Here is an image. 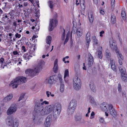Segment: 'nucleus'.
<instances>
[{
	"label": "nucleus",
	"instance_id": "1",
	"mask_svg": "<svg viewBox=\"0 0 127 127\" xmlns=\"http://www.w3.org/2000/svg\"><path fill=\"white\" fill-rule=\"evenodd\" d=\"M35 104L34 110L36 113H39L41 116H45L50 113L51 110V106H47L44 108L43 106L39 102H36Z\"/></svg>",
	"mask_w": 127,
	"mask_h": 127
},
{
	"label": "nucleus",
	"instance_id": "2",
	"mask_svg": "<svg viewBox=\"0 0 127 127\" xmlns=\"http://www.w3.org/2000/svg\"><path fill=\"white\" fill-rule=\"evenodd\" d=\"M27 78L25 77H17L11 82L10 86H12L13 89L16 88L18 85L25 83L27 81Z\"/></svg>",
	"mask_w": 127,
	"mask_h": 127
},
{
	"label": "nucleus",
	"instance_id": "3",
	"mask_svg": "<svg viewBox=\"0 0 127 127\" xmlns=\"http://www.w3.org/2000/svg\"><path fill=\"white\" fill-rule=\"evenodd\" d=\"M49 106H51V109L50 112L52 110H53V117L55 119H56L59 117L61 112V106L60 104L59 103H57L55 104L54 105H52Z\"/></svg>",
	"mask_w": 127,
	"mask_h": 127
},
{
	"label": "nucleus",
	"instance_id": "4",
	"mask_svg": "<svg viewBox=\"0 0 127 127\" xmlns=\"http://www.w3.org/2000/svg\"><path fill=\"white\" fill-rule=\"evenodd\" d=\"M6 123L7 126L11 127H18L19 123L15 118L11 117H8L6 120Z\"/></svg>",
	"mask_w": 127,
	"mask_h": 127
},
{
	"label": "nucleus",
	"instance_id": "5",
	"mask_svg": "<svg viewBox=\"0 0 127 127\" xmlns=\"http://www.w3.org/2000/svg\"><path fill=\"white\" fill-rule=\"evenodd\" d=\"M76 105V102L75 99H72L70 101L67 111L69 114H72L75 110Z\"/></svg>",
	"mask_w": 127,
	"mask_h": 127
},
{
	"label": "nucleus",
	"instance_id": "6",
	"mask_svg": "<svg viewBox=\"0 0 127 127\" xmlns=\"http://www.w3.org/2000/svg\"><path fill=\"white\" fill-rule=\"evenodd\" d=\"M58 24V21L57 19H50L49 26V31H52L54 29V27L56 26Z\"/></svg>",
	"mask_w": 127,
	"mask_h": 127
},
{
	"label": "nucleus",
	"instance_id": "7",
	"mask_svg": "<svg viewBox=\"0 0 127 127\" xmlns=\"http://www.w3.org/2000/svg\"><path fill=\"white\" fill-rule=\"evenodd\" d=\"M17 110V106L16 104H13L8 109L7 113L8 115H10L15 113Z\"/></svg>",
	"mask_w": 127,
	"mask_h": 127
},
{
	"label": "nucleus",
	"instance_id": "8",
	"mask_svg": "<svg viewBox=\"0 0 127 127\" xmlns=\"http://www.w3.org/2000/svg\"><path fill=\"white\" fill-rule=\"evenodd\" d=\"M37 68H35L34 70L31 69H27L25 71V73L26 74H28L29 76L33 77L34 76L35 74L39 72H36Z\"/></svg>",
	"mask_w": 127,
	"mask_h": 127
},
{
	"label": "nucleus",
	"instance_id": "9",
	"mask_svg": "<svg viewBox=\"0 0 127 127\" xmlns=\"http://www.w3.org/2000/svg\"><path fill=\"white\" fill-rule=\"evenodd\" d=\"M109 43L110 47L112 50L115 52L118 50L115 41L112 38L110 40Z\"/></svg>",
	"mask_w": 127,
	"mask_h": 127
},
{
	"label": "nucleus",
	"instance_id": "10",
	"mask_svg": "<svg viewBox=\"0 0 127 127\" xmlns=\"http://www.w3.org/2000/svg\"><path fill=\"white\" fill-rule=\"evenodd\" d=\"M52 116L51 115H48L46 118L45 121V127H49L51 122Z\"/></svg>",
	"mask_w": 127,
	"mask_h": 127
},
{
	"label": "nucleus",
	"instance_id": "11",
	"mask_svg": "<svg viewBox=\"0 0 127 127\" xmlns=\"http://www.w3.org/2000/svg\"><path fill=\"white\" fill-rule=\"evenodd\" d=\"M57 76L56 75H53L47 79L46 81L50 84H53L56 82L57 80Z\"/></svg>",
	"mask_w": 127,
	"mask_h": 127
},
{
	"label": "nucleus",
	"instance_id": "12",
	"mask_svg": "<svg viewBox=\"0 0 127 127\" xmlns=\"http://www.w3.org/2000/svg\"><path fill=\"white\" fill-rule=\"evenodd\" d=\"M44 62L43 60L39 61L37 65L35 68H37L36 72H39L40 69L42 68L43 66L44 65Z\"/></svg>",
	"mask_w": 127,
	"mask_h": 127
},
{
	"label": "nucleus",
	"instance_id": "13",
	"mask_svg": "<svg viewBox=\"0 0 127 127\" xmlns=\"http://www.w3.org/2000/svg\"><path fill=\"white\" fill-rule=\"evenodd\" d=\"M109 109L110 114L114 117H116V112L114 109L113 108V106L111 104H109Z\"/></svg>",
	"mask_w": 127,
	"mask_h": 127
},
{
	"label": "nucleus",
	"instance_id": "14",
	"mask_svg": "<svg viewBox=\"0 0 127 127\" xmlns=\"http://www.w3.org/2000/svg\"><path fill=\"white\" fill-rule=\"evenodd\" d=\"M94 59L93 56L90 53L88 54V65L89 67L91 66L93 64Z\"/></svg>",
	"mask_w": 127,
	"mask_h": 127
},
{
	"label": "nucleus",
	"instance_id": "15",
	"mask_svg": "<svg viewBox=\"0 0 127 127\" xmlns=\"http://www.w3.org/2000/svg\"><path fill=\"white\" fill-rule=\"evenodd\" d=\"M109 107V104L105 102L102 103L100 107L102 110L104 111H107L108 108L107 109V107Z\"/></svg>",
	"mask_w": 127,
	"mask_h": 127
},
{
	"label": "nucleus",
	"instance_id": "16",
	"mask_svg": "<svg viewBox=\"0 0 127 127\" xmlns=\"http://www.w3.org/2000/svg\"><path fill=\"white\" fill-rule=\"evenodd\" d=\"M74 118L76 121L80 122L82 119V115L81 114H77L75 116Z\"/></svg>",
	"mask_w": 127,
	"mask_h": 127
},
{
	"label": "nucleus",
	"instance_id": "17",
	"mask_svg": "<svg viewBox=\"0 0 127 127\" xmlns=\"http://www.w3.org/2000/svg\"><path fill=\"white\" fill-rule=\"evenodd\" d=\"M13 96L12 94H9L4 98L3 100V102H6L9 101L12 99Z\"/></svg>",
	"mask_w": 127,
	"mask_h": 127
},
{
	"label": "nucleus",
	"instance_id": "18",
	"mask_svg": "<svg viewBox=\"0 0 127 127\" xmlns=\"http://www.w3.org/2000/svg\"><path fill=\"white\" fill-rule=\"evenodd\" d=\"M58 62V59H56L54 61V66L53 68L54 72L55 73L57 72L58 69V64H57Z\"/></svg>",
	"mask_w": 127,
	"mask_h": 127
},
{
	"label": "nucleus",
	"instance_id": "19",
	"mask_svg": "<svg viewBox=\"0 0 127 127\" xmlns=\"http://www.w3.org/2000/svg\"><path fill=\"white\" fill-rule=\"evenodd\" d=\"M76 33L78 37H80L83 34L81 29L80 28H78L77 30Z\"/></svg>",
	"mask_w": 127,
	"mask_h": 127
},
{
	"label": "nucleus",
	"instance_id": "20",
	"mask_svg": "<svg viewBox=\"0 0 127 127\" xmlns=\"http://www.w3.org/2000/svg\"><path fill=\"white\" fill-rule=\"evenodd\" d=\"M115 52L116 53V54L117 55L118 59H121L122 60H123V56L121 53L119 52V50L116 51H115Z\"/></svg>",
	"mask_w": 127,
	"mask_h": 127
},
{
	"label": "nucleus",
	"instance_id": "21",
	"mask_svg": "<svg viewBox=\"0 0 127 127\" xmlns=\"http://www.w3.org/2000/svg\"><path fill=\"white\" fill-rule=\"evenodd\" d=\"M73 88L75 90L78 91L80 89L81 84L73 83Z\"/></svg>",
	"mask_w": 127,
	"mask_h": 127
},
{
	"label": "nucleus",
	"instance_id": "22",
	"mask_svg": "<svg viewBox=\"0 0 127 127\" xmlns=\"http://www.w3.org/2000/svg\"><path fill=\"white\" fill-rule=\"evenodd\" d=\"M73 83L81 84V82L80 79L77 76H76L73 78Z\"/></svg>",
	"mask_w": 127,
	"mask_h": 127
},
{
	"label": "nucleus",
	"instance_id": "23",
	"mask_svg": "<svg viewBox=\"0 0 127 127\" xmlns=\"http://www.w3.org/2000/svg\"><path fill=\"white\" fill-rule=\"evenodd\" d=\"M121 78L122 80L124 82L127 81V75L126 73H122L121 75Z\"/></svg>",
	"mask_w": 127,
	"mask_h": 127
},
{
	"label": "nucleus",
	"instance_id": "24",
	"mask_svg": "<svg viewBox=\"0 0 127 127\" xmlns=\"http://www.w3.org/2000/svg\"><path fill=\"white\" fill-rule=\"evenodd\" d=\"M52 40V38L51 36H48L47 37L46 40V43L50 45L51 43Z\"/></svg>",
	"mask_w": 127,
	"mask_h": 127
},
{
	"label": "nucleus",
	"instance_id": "25",
	"mask_svg": "<svg viewBox=\"0 0 127 127\" xmlns=\"http://www.w3.org/2000/svg\"><path fill=\"white\" fill-rule=\"evenodd\" d=\"M90 33L88 32L86 35V39L88 45L89 44V43L90 42L91 40L90 39Z\"/></svg>",
	"mask_w": 127,
	"mask_h": 127
},
{
	"label": "nucleus",
	"instance_id": "26",
	"mask_svg": "<svg viewBox=\"0 0 127 127\" xmlns=\"http://www.w3.org/2000/svg\"><path fill=\"white\" fill-rule=\"evenodd\" d=\"M116 22V17L113 14H112L111 16V22L113 24L115 23Z\"/></svg>",
	"mask_w": 127,
	"mask_h": 127
},
{
	"label": "nucleus",
	"instance_id": "27",
	"mask_svg": "<svg viewBox=\"0 0 127 127\" xmlns=\"http://www.w3.org/2000/svg\"><path fill=\"white\" fill-rule=\"evenodd\" d=\"M4 61V60L3 58H1L0 59V63H1V67H2V68L3 69L4 68V66H6L5 64H3Z\"/></svg>",
	"mask_w": 127,
	"mask_h": 127
},
{
	"label": "nucleus",
	"instance_id": "28",
	"mask_svg": "<svg viewBox=\"0 0 127 127\" xmlns=\"http://www.w3.org/2000/svg\"><path fill=\"white\" fill-rule=\"evenodd\" d=\"M70 32H68L67 33L66 37V39L64 41V44L65 45V44L68 41L69 38L70 36Z\"/></svg>",
	"mask_w": 127,
	"mask_h": 127
},
{
	"label": "nucleus",
	"instance_id": "29",
	"mask_svg": "<svg viewBox=\"0 0 127 127\" xmlns=\"http://www.w3.org/2000/svg\"><path fill=\"white\" fill-rule=\"evenodd\" d=\"M106 56L107 58H109L110 57V51L108 49L106 51Z\"/></svg>",
	"mask_w": 127,
	"mask_h": 127
},
{
	"label": "nucleus",
	"instance_id": "30",
	"mask_svg": "<svg viewBox=\"0 0 127 127\" xmlns=\"http://www.w3.org/2000/svg\"><path fill=\"white\" fill-rule=\"evenodd\" d=\"M60 84V91L61 92H64V82H62Z\"/></svg>",
	"mask_w": 127,
	"mask_h": 127
},
{
	"label": "nucleus",
	"instance_id": "31",
	"mask_svg": "<svg viewBox=\"0 0 127 127\" xmlns=\"http://www.w3.org/2000/svg\"><path fill=\"white\" fill-rule=\"evenodd\" d=\"M48 3L51 9L53 8L54 5L53 1H49Z\"/></svg>",
	"mask_w": 127,
	"mask_h": 127
},
{
	"label": "nucleus",
	"instance_id": "32",
	"mask_svg": "<svg viewBox=\"0 0 127 127\" xmlns=\"http://www.w3.org/2000/svg\"><path fill=\"white\" fill-rule=\"evenodd\" d=\"M80 3L81 5V8L82 10H84L85 8V2H82L81 3Z\"/></svg>",
	"mask_w": 127,
	"mask_h": 127
},
{
	"label": "nucleus",
	"instance_id": "33",
	"mask_svg": "<svg viewBox=\"0 0 127 127\" xmlns=\"http://www.w3.org/2000/svg\"><path fill=\"white\" fill-rule=\"evenodd\" d=\"M121 14L122 17L123 19H125L126 14L125 11H121Z\"/></svg>",
	"mask_w": 127,
	"mask_h": 127
},
{
	"label": "nucleus",
	"instance_id": "34",
	"mask_svg": "<svg viewBox=\"0 0 127 127\" xmlns=\"http://www.w3.org/2000/svg\"><path fill=\"white\" fill-rule=\"evenodd\" d=\"M92 39L94 41V44L95 45H96L98 44L97 40L96 39L95 36H93L92 37Z\"/></svg>",
	"mask_w": 127,
	"mask_h": 127
},
{
	"label": "nucleus",
	"instance_id": "35",
	"mask_svg": "<svg viewBox=\"0 0 127 127\" xmlns=\"http://www.w3.org/2000/svg\"><path fill=\"white\" fill-rule=\"evenodd\" d=\"M69 76V72L68 70L67 69H66L65 71L64 75V78L65 79V77H68Z\"/></svg>",
	"mask_w": 127,
	"mask_h": 127
},
{
	"label": "nucleus",
	"instance_id": "36",
	"mask_svg": "<svg viewBox=\"0 0 127 127\" xmlns=\"http://www.w3.org/2000/svg\"><path fill=\"white\" fill-rule=\"evenodd\" d=\"M89 18L90 22L91 23L93 21V17L92 14L90 15H89Z\"/></svg>",
	"mask_w": 127,
	"mask_h": 127
},
{
	"label": "nucleus",
	"instance_id": "37",
	"mask_svg": "<svg viewBox=\"0 0 127 127\" xmlns=\"http://www.w3.org/2000/svg\"><path fill=\"white\" fill-rule=\"evenodd\" d=\"M98 57L99 58L101 59L102 58V52L100 50H99L98 51Z\"/></svg>",
	"mask_w": 127,
	"mask_h": 127
},
{
	"label": "nucleus",
	"instance_id": "38",
	"mask_svg": "<svg viewBox=\"0 0 127 127\" xmlns=\"http://www.w3.org/2000/svg\"><path fill=\"white\" fill-rule=\"evenodd\" d=\"M119 71L121 72V75L122 74V73H126V71L125 68H122L121 67H119Z\"/></svg>",
	"mask_w": 127,
	"mask_h": 127
},
{
	"label": "nucleus",
	"instance_id": "39",
	"mask_svg": "<svg viewBox=\"0 0 127 127\" xmlns=\"http://www.w3.org/2000/svg\"><path fill=\"white\" fill-rule=\"evenodd\" d=\"M32 57V56H31L30 55H28L27 53V54L24 55L23 56V57L24 58V59L26 60H29L30 59V57Z\"/></svg>",
	"mask_w": 127,
	"mask_h": 127
},
{
	"label": "nucleus",
	"instance_id": "40",
	"mask_svg": "<svg viewBox=\"0 0 127 127\" xmlns=\"http://www.w3.org/2000/svg\"><path fill=\"white\" fill-rule=\"evenodd\" d=\"M77 29L75 27V28L73 27L72 28V31L71 32V36H72V33L73 34H75L76 32V31Z\"/></svg>",
	"mask_w": 127,
	"mask_h": 127
},
{
	"label": "nucleus",
	"instance_id": "41",
	"mask_svg": "<svg viewBox=\"0 0 127 127\" xmlns=\"http://www.w3.org/2000/svg\"><path fill=\"white\" fill-rule=\"evenodd\" d=\"M43 121V119L42 118H40L37 122V124L38 125L41 124L42 123Z\"/></svg>",
	"mask_w": 127,
	"mask_h": 127
},
{
	"label": "nucleus",
	"instance_id": "42",
	"mask_svg": "<svg viewBox=\"0 0 127 127\" xmlns=\"http://www.w3.org/2000/svg\"><path fill=\"white\" fill-rule=\"evenodd\" d=\"M63 29L64 31L62 36V40H64L65 38V31L64 29Z\"/></svg>",
	"mask_w": 127,
	"mask_h": 127
},
{
	"label": "nucleus",
	"instance_id": "43",
	"mask_svg": "<svg viewBox=\"0 0 127 127\" xmlns=\"http://www.w3.org/2000/svg\"><path fill=\"white\" fill-rule=\"evenodd\" d=\"M90 87L91 89L93 92H95L96 91L94 85H92L91 86L90 85Z\"/></svg>",
	"mask_w": 127,
	"mask_h": 127
},
{
	"label": "nucleus",
	"instance_id": "44",
	"mask_svg": "<svg viewBox=\"0 0 127 127\" xmlns=\"http://www.w3.org/2000/svg\"><path fill=\"white\" fill-rule=\"evenodd\" d=\"M25 95V94H21L20 96V97L19 98L18 101H20L23 98Z\"/></svg>",
	"mask_w": 127,
	"mask_h": 127
},
{
	"label": "nucleus",
	"instance_id": "45",
	"mask_svg": "<svg viewBox=\"0 0 127 127\" xmlns=\"http://www.w3.org/2000/svg\"><path fill=\"white\" fill-rule=\"evenodd\" d=\"M115 4V0H111V5L112 7H114Z\"/></svg>",
	"mask_w": 127,
	"mask_h": 127
},
{
	"label": "nucleus",
	"instance_id": "46",
	"mask_svg": "<svg viewBox=\"0 0 127 127\" xmlns=\"http://www.w3.org/2000/svg\"><path fill=\"white\" fill-rule=\"evenodd\" d=\"M9 18H8V16L7 15H6L3 17L2 18V20L4 21H5L7 20H8Z\"/></svg>",
	"mask_w": 127,
	"mask_h": 127
},
{
	"label": "nucleus",
	"instance_id": "47",
	"mask_svg": "<svg viewBox=\"0 0 127 127\" xmlns=\"http://www.w3.org/2000/svg\"><path fill=\"white\" fill-rule=\"evenodd\" d=\"M118 91L119 92H121L122 90V88L121 85L120 83L118 84Z\"/></svg>",
	"mask_w": 127,
	"mask_h": 127
},
{
	"label": "nucleus",
	"instance_id": "48",
	"mask_svg": "<svg viewBox=\"0 0 127 127\" xmlns=\"http://www.w3.org/2000/svg\"><path fill=\"white\" fill-rule=\"evenodd\" d=\"M111 68L114 71H116V67L115 65L111 66Z\"/></svg>",
	"mask_w": 127,
	"mask_h": 127
},
{
	"label": "nucleus",
	"instance_id": "49",
	"mask_svg": "<svg viewBox=\"0 0 127 127\" xmlns=\"http://www.w3.org/2000/svg\"><path fill=\"white\" fill-rule=\"evenodd\" d=\"M36 45L34 44V48H33V50L32 51V55L33 56H34L35 55V52H34V51L35 50V49H36V47H35Z\"/></svg>",
	"mask_w": 127,
	"mask_h": 127
},
{
	"label": "nucleus",
	"instance_id": "50",
	"mask_svg": "<svg viewBox=\"0 0 127 127\" xmlns=\"http://www.w3.org/2000/svg\"><path fill=\"white\" fill-rule=\"evenodd\" d=\"M99 122L102 123H104V119L100 117L99 120Z\"/></svg>",
	"mask_w": 127,
	"mask_h": 127
},
{
	"label": "nucleus",
	"instance_id": "51",
	"mask_svg": "<svg viewBox=\"0 0 127 127\" xmlns=\"http://www.w3.org/2000/svg\"><path fill=\"white\" fill-rule=\"evenodd\" d=\"M49 102L48 101H44L43 102H42V103H40V104H42V106H43V105L44 104V103L46 104H49Z\"/></svg>",
	"mask_w": 127,
	"mask_h": 127
},
{
	"label": "nucleus",
	"instance_id": "52",
	"mask_svg": "<svg viewBox=\"0 0 127 127\" xmlns=\"http://www.w3.org/2000/svg\"><path fill=\"white\" fill-rule=\"evenodd\" d=\"M16 38H20L21 36V35L19 34L18 33H16L15 35Z\"/></svg>",
	"mask_w": 127,
	"mask_h": 127
},
{
	"label": "nucleus",
	"instance_id": "53",
	"mask_svg": "<svg viewBox=\"0 0 127 127\" xmlns=\"http://www.w3.org/2000/svg\"><path fill=\"white\" fill-rule=\"evenodd\" d=\"M46 94L48 97H49L50 96V95L51 94V93L48 91H47L46 92Z\"/></svg>",
	"mask_w": 127,
	"mask_h": 127
},
{
	"label": "nucleus",
	"instance_id": "54",
	"mask_svg": "<svg viewBox=\"0 0 127 127\" xmlns=\"http://www.w3.org/2000/svg\"><path fill=\"white\" fill-rule=\"evenodd\" d=\"M57 17L58 15L56 13H55L54 14L53 18V19H57L56 18H57Z\"/></svg>",
	"mask_w": 127,
	"mask_h": 127
},
{
	"label": "nucleus",
	"instance_id": "55",
	"mask_svg": "<svg viewBox=\"0 0 127 127\" xmlns=\"http://www.w3.org/2000/svg\"><path fill=\"white\" fill-rule=\"evenodd\" d=\"M122 60L121 59H118V63L120 65H122V64L123 63L122 62V60Z\"/></svg>",
	"mask_w": 127,
	"mask_h": 127
},
{
	"label": "nucleus",
	"instance_id": "56",
	"mask_svg": "<svg viewBox=\"0 0 127 127\" xmlns=\"http://www.w3.org/2000/svg\"><path fill=\"white\" fill-rule=\"evenodd\" d=\"M95 113L94 112H92L91 113V119L93 118H94V117L93 116H94L95 115Z\"/></svg>",
	"mask_w": 127,
	"mask_h": 127
},
{
	"label": "nucleus",
	"instance_id": "57",
	"mask_svg": "<svg viewBox=\"0 0 127 127\" xmlns=\"http://www.w3.org/2000/svg\"><path fill=\"white\" fill-rule=\"evenodd\" d=\"M104 31H102L101 32H100V36L101 37H102L103 35H102V34H103L104 33Z\"/></svg>",
	"mask_w": 127,
	"mask_h": 127
},
{
	"label": "nucleus",
	"instance_id": "58",
	"mask_svg": "<svg viewBox=\"0 0 127 127\" xmlns=\"http://www.w3.org/2000/svg\"><path fill=\"white\" fill-rule=\"evenodd\" d=\"M59 80L60 82V84H61L62 82H64L62 81V78L61 77H59Z\"/></svg>",
	"mask_w": 127,
	"mask_h": 127
},
{
	"label": "nucleus",
	"instance_id": "59",
	"mask_svg": "<svg viewBox=\"0 0 127 127\" xmlns=\"http://www.w3.org/2000/svg\"><path fill=\"white\" fill-rule=\"evenodd\" d=\"M110 62L111 66L115 65L114 62L113 60H110Z\"/></svg>",
	"mask_w": 127,
	"mask_h": 127
},
{
	"label": "nucleus",
	"instance_id": "60",
	"mask_svg": "<svg viewBox=\"0 0 127 127\" xmlns=\"http://www.w3.org/2000/svg\"><path fill=\"white\" fill-rule=\"evenodd\" d=\"M13 53L14 55H16L18 54V52L17 51H14L13 52Z\"/></svg>",
	"mask_w": 127,
	"mask_h": 127
},
{
	"label": "nucleus",
	"instance_id": "61",
	"mask_svg": "<svg viewBox=\"0 0 127 127\" xmlns=\"http://www.w3.org/2000/svg\"><path fill=\"white\" fill-rule=\"evenodd\" d=\"M22 50H23L25 52L26 51V49L25 47L24 46H23L22 47Z\"/></svg>",
	"mask_w": 127,
	"mask_h": 127
},
{
	"label": "nucleus",
	"instance_id": "62",
	"mask_svg": "<svg viewBox=\"0 0 127 127\" xmlns=\"http://www.w3.org/2000/svg\"><path fill=\"white\" fill-rule=\"evenodd\" d=\"M23 5L24 6H26L28 5V3L27 2H24Z\"/></svg>",
	"mask_w": 127,
	"mask_h": 127
},
{
	"label": "nucleus",
	"instance_id": "63",
	"mask_svg": "<svg viewBox=\"0 0 127 127\" xmlns=\"http://www.w3.org/2000/svg\"><path fill=\"white\" fill-rule=\"evenodd\" d=\"M18 7L20 8H21L23 7V6L22 4H19Z\"/></svg>",
	"mask_w": 127,
	"mask_h": 127
},
{
	"label": "nucleus",
	"instance_id": "64",
	"mask_svg": "<svg viewBox=\"0 0 127 127\" xmlns=\"http://www.w3.org/2000/svg\"><path fill=\"white\" fill-rule=\"evenodd\" d=\"M13 25L16 27L17 26L16 21L14 22L13 24Z\"/></svg>",
	"mask_w": 127,
	"mask_h": 127
}]
</instances>
